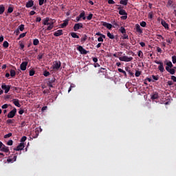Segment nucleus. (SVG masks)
Instances as JSON below:
<instances>
[{"mask_svg":"<svg viewBox=\"0 0 176 176\" xmlns=\"http://www.w3.org/2000/svg\"><path fill=\"white\" fill-rule=\"evenodd\" d=\"M154 63H155V64H158V69L159 71H160L161 72H164L165 69H164V66L163 65V62H160L158 60H154Z\"/></svg>","mask_w":176,"mask_h":176,"instance_id":"4","label":"nucleus"},{"mask_svg":"<svg viewBox=\"0 0 176 176\" xmlns=\"http://www.w3.org/2000/svg\"><path fill=\"white\" fill-rule=\"evenodd\" d=\"M12 133H9L4 135V138H10V137H12Z\"/></svg>","mask_w":176,"mask_h":176,"instance_id":"50","label":"nucleus"},{"mask_svg":"<svg viewBox=\"0 0 176 176\" xmlns=\"http://www.w3.org/2000/svg\"><path fill=\"white\" fill-rule=\"evenodd\" d=\"M161 24L163 25V27H164L166 30H168V23H166V21H162Z\"/></svg>","mask_w":176,"mask_h":176,"instance_id":"24","label":"nucleus"},{"mask_svg":"<svg viewBox=\"0 0 176 176\" xmlns=\"http://www.w3.org/2000/svg\"><path fill=\"white\" fill-rule=\"evenodd\" d=\"M119 31L121 32V34H126V29L123 26L120 27Z\"/></svg>","mask_w":176,"mask_h":176,"instance_id":"34","label":"nucleus"},{"mask_svg":"<svg viewBox=\"0 0 176 176\" xmlns=\"http://www.w3.org/2000/svg\"><path fill=\"white\" fill-rule=\"evenodd\" d=\"M29 75H30V76H34V75H35V71L30 70Z\"/></svg>","mask_w":176,"mask_h":176,"instance_id":"52","label":"nucleus"},{"mask_svg":"<svg viewBox=\"0 0 176 176\" xmlns=\"http://www.w3.org/2000/svg\"><path fill=\"white\" fill-rule=\"evenodd\" d=\"M25 6L26 8H32V6H34V1H29L28 2L26 3Z\"/></svg>","mask_w":176,"mask_h":176,"instance_id":"20","label":"nucleus"},{"mask_svg":"<svg viewBox=\"0 0 176 176\" xmlns=\"http://www.w3.org/2000/svg\"><path fill=\"white\" fill-rule=\"evenodd\" d=\"M10 73V76L12 78H14V76H16V71L11 69Z\"/></svg>","mask_w":176,"mask_h":176,"instance_id":"32","label":"nucleus"},{"mask_svg":"<svg viewBox=\"0 0 176 176\" xmlns=\"http://www.w3.org/2000/svg\"><path fill=\"white\" fill-rule=\"evenodd\" d=\"M111 24H113L114 28H116V27H119V23L116 21H112Z\"/></svg>","mask_w":176,"mask_h":176,"instance_id":"40","label":"nucleus"},{"mask_svg":"<svg viewBox=\"0 0 176 176\" xmlns=\"http://www.w3.org/2000/svg\"><path fill=\"white\" fill-rule=\"evenodd\" d=\"M3 46L7 49V47H9V43L8 41H4L3 43Z\"/></svg>","mask_w":176,"mask_h":176,"instance_id":"39","label":"nucleus"},{"mask_svg":"<svg viewBox=\"0 0 176 176\" xmlns=\"http://www.w3.org/2000/svg\"><path fill=\"white\" fill-rule=\"evenodd\" d=\"M54 27V25H49L47 28V31H52V30H53V28Z\"/></svg>","mask_w":176,"mask_h":176,"instance_id":"46","label":"nucleus"},{"mask_svg":"<svg viewBox=\"0 0 176 176\" xmlns=\"http://www.w3.org/2000/svg\"><path fill=\"white\" fill-rule=\"evenodd\" d=\"M166 67H165L166 71L167 72H169L170 75H175V70L174 69H172L174 65H173V63L171 61H168L166 63Z\"/></svg>","mask_w":176,"mask_h":176,"instance_id":"1","label":"nucleus"},{"mask_svg":"<svg viewBox=\"0 0 176 176\" xmlns=\"http://www.w3.org/2000/svg\"><path fill=\"white\" fill-rule=\"evenodd\" d=\"M44 76H49L50 75V72H47V70H45L43 72Z\"/></svg>","mask_w":176,"mask_h":176,"instance_id":"47","label":"nucleus"},{"mask_svg":"<svg viewBox=\"0 0 176 176\" xmlns=\"http://www.w3.org/2000/svg\"><path fill=\"white\" fill-rule=\"evenodd\" d=\"M5 12V6L0 5V14H3Z\"/></svg>","mask_w":176,"mask_h":176,"instance_id":"25","label":"nucleus"},{"mask_svg":"<svg viewBox=\"0 0 176 176\" xmlns=\"http://www.w3.org/2000/svg\"><path fill=\"white\" fill-rule=\"evenodd\" d=\"M140 75H141V72L140 71L135 72V76H136V78H138V76H140Z\"/></svg>","mask_w":176,"mask_h":176,"instance_id":"51","label":"nucleus"},{"mask_svg":"<svg viewBox=\"0 0 176 176\" xmlns=\"http://www.w3.org/2000/svg\"><path fill=\"white\" fill-rule=\"evenodd\" d=\"M82 20H86V13L85 11H82L80 15H78Z\"/></svg>","mask_w":176,"mask_h":176,"instance_id":"23","label":"nucleus"},{"mask_svg":"<svg viewBox=\"0 0 176 176\" xmlns=\"http://www.w3.org/2000/svg\"><path fill=\"white\" fill-rule=\"evenodd\" d=\"M128 2H129V0H121L120 1V5H124V6H126L127 5Z\"/></svg>","mask_w":176,"mask_h":176,"instance_id":"27","label":"nucleus"},{"mask_svg":"<svg viewBox=\"0 0 176 176\" xmlns=\"http://www.w3.org/2000/svg\"><path fill=\"white\" fill-rule=\"evenodd\" d=\"M69 23V20L65 19V21H63V23L60 25V28H65V27L68 25Z\"/></svg>","mask_w":176,"mask_h":176,"instance_id":"14","label":"nucleus"},{"mask_svg":"<svg viewBox=\"0 0 176 176\" xmlns=\"http://www.w3.org/2000/svg\"><path fill=\"white\" fill-rule=\"evenodd\" d=\"M91 19H93V14H89L87 16V19H88V20H91Z\"/></svg>","mask_w":176,"mask_h":176,"instance_id":"53","label":"nucleus"},{"mask_svg":"<svg viewBox=\"0 0 176 176\" xmlns=\"http://www.w3.org/2000/svg\"><path fill=\"white\" fill-rule=\"evenodd\" d=\"M26 140H27V138L25 136H23L21 139V142L24 144V142H25Z\"/></svg>","mask_w":176,"mask_h":176,"instance_id":"45","label":"nucleus"},{"mask_svg":"<svg viewBox=\"0 0 176 176\" xmlns=\"http://www.w3.org/2000/svg\"><path fill=\"white\" fill-rule=\"evenodd\" d=\"M118 72H121L122 74H123L124 75L125 78H127V73H126V71L122 69L121 68H119Z\"/></svg>","mask_w":176,"mask_h":176,"instance_id":"28","label":"nucleus"},{"mask_svg":"<svg viewBox=\"0 0 176 176\" xmlns=\"http://www.w3.org/2000/svg\"><path fill=\"white\" fill-rule=\"evenodd\" d=\"M16 160H17V155H14L12 158H8L7 160V162L8 163H13V162H16Z\"/></svg>","mask_w":176,"mask_h":176,"instance_id":"17","label":"nucleus"},{"mask_svg":"<svg viewBox=\"0 0 176 176\" xmlns=\"http://www.w3.org/2000/svg\"><path fill=\"white\" fill-rule=\"evenodd\" d=\"M77 50H78V52H80V54H87V53H89V51L85 50V48H83V47H82V45H79L77 47Z\"/></svg>","mask_w":176,"mask_h":176,"instance_id":"8","label":"nucleus"},{"mask_svg":"<svg viewBox=\"0 0 176 176\" xmlns=\"http://www.w3.org/2000/svg\"><path fill=\"white\" fill-rule=\"evenodd\" d=\"M107 36L108 38H109L110 39H115V36L113 34H112L111 32H107Z\"/></svg>","mask_w":176,"mask_h":176,"instance_id":"31","label":"nucleus"},{"mask_svg":"<svg viewBox=\"0 0 176 176\" xmlns=\"http://www.w3.org/2000/svg\"><path fill=\"white\" fill-rule=\"evenodd\" d=\"M12 102H13V104L15 105V107H17L18 108H20V107H21L19 99H13Z\"/></svg>","mask_w":176,"mask_h":176,"instance_id":"16","label":"nucleus"},{"mask_svg":"<svg viewBox=\"0 0 176 176\" xmlns=\"http://www.w3.org/2000/svg\"><path fill=\"white\" fill-rule=\"evenodd\" d=\"M28 65V61L22 62V63L20 65V69H21V71H25V69H27Z\"/></svg>","mask_w":176,"mask_h":176,"instance_id":"9","label":"nucleus"},{"mask_svg":"<svg viewBox=\"0 0 176 176\" xmlns=\"http://www.w3.org/2000/svg\"><path fill=\"white\" fill-rule=\"evenodd\" d=\"M120 61H124L125 63H130V61H133V57L127 56H120L119 57Z\"/></svg>","mask_w":176,"mask_h":176,"instance_id":"2","label":"nucleus"},{"mask_svg":"<svg viewBox=\"0 0 176 176\" xmlns=\"http://www.w3.org/2000/svg\"><path fill=\"white\" fill-rule=\"evenodd\" d=\"M33 45L34 46H38L39 45V40L38 38H35L33 40Z\"/></svg>","mask_w":176,"mask_h":176,"instance_id":"30","label":"nucleus"},{"mask_svg":"<svg viewBox=\"0 0 176 176\" xmlns=\"http://www.w3.org/2000/svg\"><path fill=\"white\" fill-rule=\"evenodd\" d=\"M108 3L109 5H115V1L113 0H108Z\"/></svg>","mask_w":176,"mask_h":176,"instance_id":"58","label":"nucleus"},{"mask_svg":"<svg viewBox=\"0 0 176 176\" xmlns=\"http://www.w3.org/2000/svg\"><path fill=\"white\" fill-rule=\"evenodd\" d=\"M74 87H75V85L74 84H71L69 90H68V93H69L71 91V90H72V89H74Z\"/></svg>","mask_w":176,"mask_h":176,"instance_id":"48","label":"nucleus"},{"mask_svg":"<svg viewBox=\"0 0 176 176\" xmlns=\"http://www.w3.org/2000/svg\"><path fill=\"white\" fill-rule=\"evenodd\" d=\"M98 42H104V38H102V37L100 36V37L98 38Z\"/></svg>","mask_w":176,"mask_h":176,"instance_id":"63","label":"nucleus"},{"mask_svg":"<svg viewBox=\"0 0 176 176\" xmlns=\"http://www.w3.org/2000/svg\"><path fill=\"white\" fill-rule=\"evenodd\" d=\"M7 145H9L10 146L13 145V140H10L8 142H7Z\"/></svg>","mask_w":176,"mask_h":176,"instance_id":"55","label":"nucleus"},{"mask_svg":"<svg viewBox=\"0 0 176 176\" xmlns=\"http://www.w3.org/2000/svg\"><path fill=\"white\" fill-rule=\"evenodd\" d=\"M16 113H17V109L16 108H14V109L8 113L7 116L9 119H12V118H14V116H16Z\"/></svg>","mask_w":176,"mask_h":176,"instance_id":"5","label":"nucleus"},{"mask_svg":"<svg viewBox=\"0 0 176 176\" xmlns=\"http://www.w3.org/2000/svg\"><path fill=\"white\" fill-rule=\"evenodd\" d=\"M63 34L64 32H63V30H58L54 33V36H61V35Z\"/></svg>","mask_w":176,"mask_h":176,"instance_id":"12","label":"nucleus"},{"mask_svg":"<svg viewBox=\"0 0 176 176\" xmlns=\"http://www.w3.org/2000/svg\"><path fill=\"white\" fill-rule=\"evenodd\" d=\"M1 152H5V153H9V147L6 146L5 144H3L1 148L0 149Z\"/></svg>","mask_w":176,"mask_h":176,"instance_id":"13","label":"nucleus"},{"mask_svg":"<svg viewBox=\"0 0 176 176\" xmlns=\"http://www.w3.org/2000/svg\"><path fill=\"white\" fill-rule=\"evenodd\" d=\"M152 78L154 79V80H159V76L153 75Z\"/></svg>","mask_w":176,"mask_h":176,"instance_id":"54","label":"nucleus"},{"mask_svg":"<svg viewBox=\"0 0 176 176\" xmlns=\"http://www.w3.org/2000/svg\"><path fill=\"white\" fill-rule=\"evenodd\" d=\"M122 20H127V15H124L121 16Z\"/></svg>","mask_w":176,"mask_h":176,"instance_id":"64","label":"nucleus"},{"mask_svg":"<svg viewBox=\"0 0 176 176\" xmlns=\"http://www.w3.org/2000/svg\"><path fill=\"white\" fill-rule=\"evenodd\" d=\"M55 83H56V78H54V77L49 78L47 82V86H49V87H53V86H54Z\"/></svg>","mask_w":176,"mask_h":176,"instance_id":"3","label":"nucleus"},{"mask_svg":"<svg viewBox=\"0 0 176 176\" xmlns=\"http://www.w3.org/2000/svg\"><path fill=\"white\" fill-rule=\"evenodd\" d=\"M25 35H27V32L21 34L19 35V37L18 38V39H21V38H24V36H25Z\"/></svg>","mask_w":176,"mask_h":176,"instance_id":"43","label":"nucleus"},{"mask_svg":"<svg viewBox=\"0 0 176 176\" xmlns=\"http://www.w3.org/2000/svg\"><path fill=\"white\" fill-rule=\"evenodd\" d=\"M8 107H9V104H4L3 106H2V109H6V108H8Z\"/></svg>","mask_w":176,"mask_h":176,"instance_id":"60","label":"nucleus"},{"mask_svg":"<svg viewBox=\"0 0 176 176\" xmlns=\"http://www.w3.org/2000/svg\"><path fill=\"white\" fill-rule=\"evenodd\" d=\"M49 21H50V19L49 17H46L43 20V25H49Z\"/></svg>","mask_w":176,"mask_h":176,"instance_id":"21","label":"nucleus"},{"mask_svg":"<svg viewBox=\"0 0 176 176\" xmlns=\"http://www.w3.org/2000/svg\"><path fill=\"white\" fill-rule=\"evenodd\" d=\"M140 25H141V27H143V28L146 27V22H145V21H142V22L140 23Z\"/></svg>","mask_w":176,"mask_h":176,"instance_id":"49","label":"nucleus"},{"mask_svg":"<svg viewBox=\"0 0 176 176\" xmlns=\"http://www.w3.org/2000/svg\"><path fill=\"white\" fill-rule=\"evenodd\" d=\"M19 46H20L21 50H23V49H24V44L23 43H19Z\"/></svg>","mask_w":176,"mask_h":176,"instance_id":"62","label":"nucleus"},{"mask_svg":"<svg viewBox=\"0 0 176 176\" xmlns=\"http://www.w3.org/2000/svg\"><path fill=\"white\" fill-rule=\"evenodd\" d=\"M45 3V0H38V4L40 6H42Z\"/></svg>","mask_w":176,"mask_h":176,"instance_id":"56","label":"nucleus"},{"mask_svg":"<svg viewBox=\"0 0 176 176\" xmlns=\"http://www.w3.org/2000/svg\"><path fill=\"white\" fill-rule=\"evenodd\" d=\"M14 122V120L8 119L6 121L7 124H12Z\"/></svg>","mask_w":176,"mask_h":176,"instance_id":"37","label":"nucleus"},{"mask_svg":"<svg viewBox=\"0 0 176 176\" xmlns=\"http://www.w3.org/2000/svg\"><path fill=\"white\" fill-rule=\"evenodd\" d=\"M172 61H173V64L176 63V56H172Z\"/></svg>","mask_w":176,"mask_h":176,"instance_id":"59","label":"nucleus"},{"mask_svg":"<svg viewBox=\"0 0 176 176\" xmlns=\"http://www.w3.org/2000/svg\"><path fill=\"white\" fill-rule=\"evenodd\" d=\"M138 57H140V58H143L144 53L142 52V51H141V50L138 51Z\"/></svg>","mask_w":176,"mask_h":176,"instance_id":"35","label":"nucleus"},{"mask_svg":"<svg viewBox=\"0 0 176 176\" xmlns=\"http://www.w3.org/2000/svg\"><path fill=\"white\" fill-rule=\"evenodd\" d=\"M43 58V54H38V55L37 56L38 60H42Z\"/></svg>","mask_w":176,"mask_h":176,"instance_id":"57","label":"nucleus"},{"mask_svg":"<svg viewBox=\"0 0 176 176\" xmlns=\"http://www.w3.org/2000/svg\"><path fill=\"white\" fill-rule=\"evenodd\" d=\"M25 146L24 145V143H20L16 148H14V151H23Z\"/></svg>","mask_w":176,"mask_h":176,"instance_id":"11","label":"nucleus"},{"mask_svg":"<svg viewBox=\"0 0 176 176\" xmlns=\"http://www.w3.org/2000/svg\"><path fill=\"white\" fill-rule=\"evenodd\" d=\"M86 41H87V36L86 35H85L83 37L80 38V42H82V43H85Z\"/></svg>","mask_w":176,"mask_h":176,"instance_id":"33","label":"nucleus"},{"mask_svg":"<svg viewBox=\"0 0 176 176\" xmlns=\"http://www.w3.org/2000/svg\"><path fill=\"white\" fill-rule=\"evenodd\" d=\"M80 28H83V23H76L74 26V31H78V30H80Z\"/></svg>","mask_w":176,"mask_h":176,"instance_id":"10","label":"nucleus"},{"mask_svg":"<svg viewBox=\"0 0 176 176\" xmlns=\"http://www.w3.org/2000/svg\"><path fill=\"white\" fill-rule=\"evenodd\" d=\"M135 28H136V31L139 33V34H142V29L141 28V26L139 24H136L135 25Z\"/></svg>","mask_w":176,"mask_h":176,"instance_id":"19","label":"nucleus"},{"mask_svg":"<svg viewBox=\"0 0 176 176\" xmlns=\"http://www.w3.org/2000/svg\"><path fill=\"white\" fill-rule=\"evenodd\" d=\"M8 13H13V7H8Z\"/></svg>","mask_w":176,"mask_h":176,"instance_id":"44","label":"nucleus"},{"mask_svg":"<svg viewBox=\"0 0 176 176\" xmlns=\"http://www.w3.org/2000/svg\"><path fill=\"white\" fill-rule=\"evenodd\" d=\"M118 13L120 16H127V12L123 9L120 10Z\"/></svg>","mask_w":176,"mask_h":176,"instance_id":"22","label":"nucleus"},{"mask_svg":"<svg viewBox=\"0 0 176 176\" xmlns=\"http://www.w3.org/2000/svg\"><path fill=\"white\" fill-rule=\"evenodd\" d=\"M60 67H61V62L60 61L55 60L54 62L53 69H56V71H58V69H60Z\"/></svg>","mask_w":176,"mask_h":176,"instance_id":"7","label":"nucleus"},{"mask_svg":"<svg viewBox=\"0 0 176 176\" xmlns=\"http://www.w3.org/2000/svg\"><path fill=\"white\" fill-rule=\"evenodd\" d=\"M1 89L5 91L4 93L6 94H8V93H9V91H10V85H6V84L2 83Z\"/></svg>","mask_w":176,"mask_h":176,"instance_id":"6","label":"nucleus"},{"mask_svg":"<svg viewBox=\"0 0 176 176\" xmlns=\"http://www.w3.org/2000/svg\"><path fill=\"white\" fill-rule=\"evenodd\" d=\"M103 74V75H105L107 74V69L101 67L99 70V74Z\"/></svg>","mask_w":176,"mask_h":176,"instance_id":"26","label":"nucleus"},{"mask_svg":"<svg viewBox=\"0 0 176 176\" xmlns=\"http://www.w3.org/2000/svg\"><path fill=\"white\" fill-rule=\"evenodd\" d=\"M122 39H129V35H127L126 33H124L122 34Z\"/></svg>","mask_w":176,"mask_h":176,"instance_id":"41","label":"nucleus"},{"mask_svg":"<svg viewBox=\"0 0 176 176\" xmlns=\"http://www.w3.org/2000/svg\"><path fill=\"white\" fill-rule=\"evenodd\" d=\"M43 93V94H48L49 96H50V89L44 90Z\"/></svg>","mask_w":176,"mask_h":176,"instance_id":"42","label":"nucleus"},{"mask_svg":"<svg viewBox=\"0 0 176 176\" xmlns=\"http://www.w3.org/2000/svg\"><path fill=\"white\" fill-rule=\"evenodd\" d=\"M70 34L71 36H72L73 38H76L77 39H79V36H78V34H76V32H71Z\"/></svg>","mask_w":176,"mask_h":176,"instance_id":"29","label":"nucleus"},{"mask_svg":"<svg viewBox=\"0 0 176 176\" xmlns=\"http://www.w3.org/2000/svg\"><path fill=\"white\" fill-rule=\"evenodd\" d=\"M157 98H159V95L157 94H154L151 96L152 100H157Z\"/></svg>","mask_w":176,"mask_h":176,"instance_id":"36","label":"nucleus"},{"mask_svg":"<svg viewBox=\"0 0 176 176\" xmlns=\"http://www.w3.org/2000/svg\"><path fill=\"white\" fill-rule=\"evenodd\" d=\"M157 38L160 39V38H162V39L164 41V38L161 34H157Z\"/></svg>","mask_w":176,"mask_h":176,"instance_id":"61","label":"nucleus"},{"mask_svg":"<svg viewBox=\"0 0 176 176\" xmlns=\"http://www.w3.org/2000/svg\"><path fill=\"white\" fill-rule=\"evenodd\" d=\"M18 30L21 32L24 31V25L21 24L18 27Z\"/></svg>","mask_w":176,"mask_h":176,"instance_id":"38","label":"nucleus"},{"mask_svg":"<svg viewBox=\"0 0 176 176\" xmlns=\"http://www.w3.org/2000/svg\"><path fill=\"white\" fill-rule=\"evenodd\" d=\"M103 27H106L108 30H112V24L108 23L107 22H103L102 23Z\"/></svg>","mask_w":176,"mask_h":176,"instance_id":"15","label":"nucleus"},{"mask_svg":"<svg viewBox=\"0 0 176 176\" xmlns=\"http://www.w3.org/2000/svg\"><path fill=\"white\" fill-rule=\"evenodd\" d=\"M38 135H39V131L37 130L35 132L31 133V136L32 138H38Z\"/></svg>","mask_w":176,"mask_h":176,"instance_id":"18","label":"nucleus"}]
</instances>
